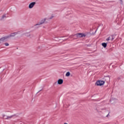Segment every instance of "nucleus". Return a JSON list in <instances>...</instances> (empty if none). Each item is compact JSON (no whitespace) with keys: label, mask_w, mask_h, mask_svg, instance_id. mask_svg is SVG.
Returning a JSON list of instances; mask_svg holds the SVG:
<instances>
[{"label":"nucleus","mask_w":124,"mask_h":124,"mask_svg":"<svg viewBox=\"0 0 124 124\" xmlns=\"http://www.w3.org/2000/svg\"><path fill=\"white\" fill-rule=\"evenodd\" d=\"M18 32H13V33H11L10 34L5 36V37H3L1 39L2 40H4V39H8V38H10V37H13L14 36H15V35H16V34H18Z\"/></svg>","instance_id":"f257e3e1"},{"label":"nucleus","mask_w":124,"mask_h":124,"mask_svg":"<svg viewBox=\"0 0 124 124\" xmlns=\"http://www.w3.org/2000/svg\"><path fill=\"white\" fill-rule=\"evenodd\" d=\"M15 116H16V114H14L10 116H6L4 114H3L2 118L4 119V120H10V119H12V118H13V117H15Z\"/></svg>","instance_id":"f03ea898"},{"label":"nucleus","mask_w":124,"mask_h":124,"mask_svg":"<svg viewBox=\"0 0 124 124\" xmlns=\"http://www.w3.org/2000/svg\"><path fill=\"white\" fill-rule=\"evenodd\" d=\"M104 83H105V81L99 80L96 82L95 85L97 86H103V85H104Z\"/></svg>","instance_id":"7ed1b4c3"},{"label":"nucleus","mask_w":124,"mask_h":124,"mask_svg":"<svg viewBox=\"0 0 124 124\" xmlns=\"http://www.w3.org/2000/svg\"><path fill=\"white\" fill-rule=\"evenodd\" d=\"M76 37H86V35L85 34H82L81 33H78L76 34Z\"/></svg>","instance_id":"20e7f679"},{"label":"nucleus","mask_w":124,"mask_h":124,"mask_svg":"<svg viewBox=\"0 0 124 124\" xmlns=\"http://www.w3.org/2000/svg\"><path fill=\"white\" fill-rule=\"evenodd\" d=\"M36 4V2H32L29 5V8H30V9H31V8H32V7H33Z\"/></svg>","instance_id":"39448f33"},{"label":"nucleus","mask_w":124,"mask_h":124,"mask_svg":"<svg viewBox=\"0 0 124 124\" xmlns=\"http://www.w3.org/2000/svg\"><path fill=\"white\" fill-rule=\"evenodd\" d=\"M109 40H111V41L114 40V35H110L106 39L107 41H109Z\"/></svg>","instance_id":"423d86ee"},{"label":"nucleus","mask_w":124,"mask_h":124,"mask_svg":"<svg viewBox=\"0 0 124 124\" xmlns=\"http://www.w3.org/2000/svg\"><path fill=\"white\" fill-rule=\"evenodd\" d=\"M45 21H46V18H45L41 21V22L38 24L35 25V26H40V25H42V24H44Z\"/></svg>","instance_id":"0eeeda50"},{"label":"nucleus","mask_w":124,"mask_h":124,"mask_svg":"<svg viewBox=\"0 0 124 124\" xmlns=\"http://www.w3.org/2000/svg\"><path fill=\"white\" fill-rule=\"evenodd\" d=\"M62 83H63V80H62V79H59L58 80V85H62Z\"/></svg>","instance_id":"6e6552de"},{"label":"nucleus","mask_w":124,"mask_h":124,"mask_svg":"<svg viewBox=\"0 0 124 124\" xmlns=\"http://www.w3.org/2000/svg\"><path fill=\"white\" fill-rule=\"evenodd\" d=\"M6 18V14L3 15L0 18V21H3L4 19Z\"/></svg>","instance_id":"1a4fd4ad"},{"label":"nucleus","mask_w":124,"mask_h":124,"mask_svg":"<svg viewBox=\"0 0 124 124\" xmlns=\"http://www.w3.org/2000/svg\"><path fill=\"white\" fill-rule=\"evenodd\" d=\"M102 46H103V47H104V48H106V47H107V43H102Z\"/></svg>","instance_id":"9d476101"},{"label":"nucleus","mask_w":124,"mask_h":124,"mask_svg":"<svg viewBox=\"0 0 124 124\" xmlns=\"http://www.w3.org/2000/svg\"><path fill=\"white\" fill-rule=\"evenodd\" d=\"M66 76L68 77V76H70V72H67L66 74Z\"/></svg>","instance_id":"9b49d317"},{"label":"nucleus","mask_w":124,"mask_h":124,"mask_svg":"<svg viewBox=\"0 0 124 124\" xmlns=\"http://www.w3.org/2000/svg\"><path fill=\"white\" fill-rule=\"evenodd\" d=\"M2 38V37L0 38V43H1V42H0V41H5V40H7V39L2 40L1 39Z\"/></svg>","instance_id":"f8f14e48"},{"label":"nucleus","mask_w":124,"mask_h":124,"mask_svg":"<svg viewBox=\"0 0 124 124\" xmlns=\"http://www.w3.org/2000/svg\"><path fill=\"white\" fill-rule=\"evenodd\" d=\"M4 44L5 46H9V44L8 43H5Z\"/></svg>","instance_id":"ddd939ff"},{"label":"nucleus","mask_w":124,"mask_h":124,"mask_svg":"<svg viewBox=\"0 0 124 124\" xmlns=\"http://www.w3.org/2000/svg\"><path fill=\"white\" fill-rule=\"evenodd\" d=\"M3 75H4V74H2V75H0V78H2V79L3 78V77H4V76Z\"/></svg>","instance_id":"4468645a"},{"label":"nucleus","mask_w":124,"mask_h":124,"mask_svg":"<svg viewBox=\"0 0 124 124\" xmlns=\"http://www.w3.org/2000/svg\"><path fill=\"white\" fill-rule=\"evenodd\" d=\"M54 18V16H52L51 17H49V20H51L52 18Z\"/></svg>","instance_id":"2eb2a0df"},{"label":"nucleus","mask_w":124,"mask_h":124,"mask_svg":"<svg viewBox=\"0 0 124 124\" xmlns=\"http://www.w3.org/2000/svg\"><path fill=\"white\" fill-rule=\"evenodd\" d=\"M109 50L110 51H113V48H110Z\"/></svg>","instance_id":"dca6fc26"},{"label":"nucleus","mask_w":124,"mask_h":124,"mask_svg":"<svg viewBox=\"0 0 124 124\" xmlns=\"http://www.w3.org/2000/svg\"><path fill=\"white\" fill-rule=\"evenodd\" d=\"M1 79H2V78L0 77V81H1Z\"/></svg>","instance_id":"f3484780"},{"label":"nucleus","mask_w":124,"mask_h":124,"mask_svg":"<svg viewBox=\"0 0 124 124\" xmlns=\"http://www.w3.org/2000/svg\"><path fill=\"white\" fill-rule=\"evenodd\" d=\"M109 113L106 116V117H109Z\"/></svg>","instance_id":"a211bd4d"},{"label":"nucleus","mask_w":124,"mask_h":124,"mask_svg":"<svg viewBox=\"0 0 124 124\" xmlns=\"http://www.w3.org/2000/svg\"><path fill=\"white\" fill-rule=\"evenodd\" d=\"M120 3H123V0H121Z\"/></svg>","instance_id":"6ab92c4d"},{"label":"nucleus","mask_w":124,"mask_h":124,"mask_svg":"<svg viewBox=\"0 0 124 124\" xmlns=\"http://www.w3.org/2000/svg\"><path fill=\"white\" fill-rule=\"evenodd\" d=\"M64 124H68L67 123H64Z\"/></svg>","instance_id":"aec40b11"}]
</instances>
